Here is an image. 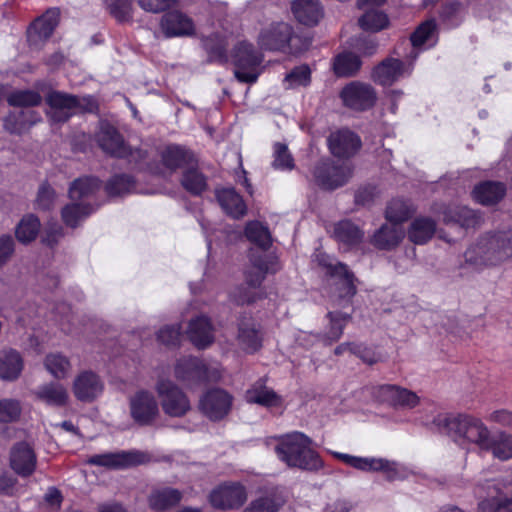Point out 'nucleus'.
Wrapping results in <instances>:
<instances>
[{
  "label": "nucleus",
  "mask_w": 512,
  "mask_h": 512,
  "mask_svg": "<svg viewBox=\"0 0 512 512\" xmlns=\"http://www.w3.org/2000/svg\"><path fill=\"white\" fill-rule=\"evenodd\" d=\"M432 427L440 433L447 434L461 445L475 444L483 451L489 447L492 436L481 419L467 414L457 416L439 414L433 419Z\"/></svg>",
  "instance_id": "f257e3e1"
},
{
  "label": "nucleus",
  "mask_w": 512,
  "mask_h": 512,
  "mask_svg": "<svg viewBox=\"0 0 512 512\" xmlns=\"http://www.w3.org/2000/svg\"><path fill=\"white\" fill-rule=\"evenodd\" d=\"M466 263L475 268L500 265L512 258V230L487 232L464 253Z\"/></svg>",
  "instance_id": "f03ea898"
},
{
  "label": "nucleus",
  "mask_w": 512,
  "mask_h": 512,
  "mask_svg": "<svg viewBox=\"0 0 512 512\" xmlns=\"http://www.w3.org/2000/svg\"><path fill=\"white\" fill-rule=\"evenodd\" d=\"M311 443L308 436L295 431L280 437L275 453L288 467L316 471L322 468L323 462L319 454L311 448Z\"/></svg>",
  "instance_id": "7ed1b4c3"
},
{
  "label": "nucleus",
  "mask_w": 512,
  "mask_h": 512,
  "mask_svg": "<svg viewBox=\"0 0 512 512\" xmlns=\"http://www.w3.org/2000/svg\"><path fill=\"white\" fill-rule=\"evenodd\" d=\"M47 116L54 123H63L77 111L94 113L98 110L96 100L90 96H76L61 91H51L46 97Z\"/></svg>",
  "instance_id": "20e7f679"
},
{
  "label": "nucleus",
  "mask_w": 512,
  "mask_h": 512,
  "mask_svg": "<svg viewBox=\"0 0 512 512\" xmlns=\"http://www.w3.org/2000/svg\"><path fill=\"white\" fill-rule=\"evenodd\" d=\"M251 266L245 271L246 287H239L234 292V298L238 304H250L260 298L256 291L251 289L259 288L268 273H275L279 267L275 257L261 253L251 254Z\"/></svg>",
  "instance_id": "39448f33"
},
{
  "label": "nucleus",
  "mask_w": 512,
  "mask_h": 512,
  "mask_svg": "<svg viewBox=\"0 0 512 512\" xmlns=\"http://www.w3.org/2000/svg\"><path fill=\"white\" fill-rule=\"evenodd\" d=\"M262 60V55L255 50L253 44L247 41L237 43L232 51L234 75L237 80L242 83H255L259 77L258 68Z\"/></svg>",
  "instance_id": "423d86ee"
},
{
  "label": "nucleus",
  "mask_w": 512,
  "mask_h": 512,
  "mask_svg": "<svg viewBox=\"0 0 512 512\" xmlns=\"http://www.w3.org/2000/svg\"><path fill=\"white\" fill-rule=\"evenodd\" d=\"M155 390L160 398L163 412L170 417H183L191 410L187 395L172 381L161 379Z\"/></svg>",
  "instance_id": "0eeeda50"
},
{
  "label": "nucleus",
  "mask_w": 512,
  "mask_h": 512,
  "mask_svg": "<svg viewBox=\"0 0 512 512\" xmlns=\"http://www.w3.org/2000/svg\"><path fill=\"white\" fill-rule=\"evenodd\" d=\"M313 174L320 187L334 190L348 182L352 176V167L347 162L336 164L331 160H324L315 166Z\"/></svg>",
  "instance_id": "6e6552de"
},
{
  "label": "nucleus",
  "mask_w": 512,
  "mask_h": 512,
  "mask_svg": "<svg viewBox=\"0 0 512 512\" xmlns=\"http://www.w3.org/2000/svg\"><path fill=\"white\" fill-rule=\"evenodd\" d=\"M335 456L355 469L364 472H383L389 481L398 479L400 476L397 463L385 458L358 457L344 453H335Z\"/></svg>",
  "instance_id": "1a4fd4ad"
},
{
  "label": "nucleus",
  "mask_w": 512,
  "mask_h": 512,
  "mask_svg": "<svg viewBox=\"0 0 512 512\" xmlns=\"http://www.w3.org/2000/svg\"><path fill=\"white\" fill-rule=\"evenodd\" d=\"M130 415L141 426L152 424L159 415L158 402L152 392L139 390L129 399Z\"/></svg>",
  "instance_id": "9d476101"
},
{
  "label": "nucleus",
  "mask_w": 512,
  "mask_h": 512,
  "mask_svg": "<svg viewBox=\"0 0 512 512\" xmlns=\"http://www.w3.org/2000/svg\"><path fill=\"white\" fill-rule=\"evenodd\" d=\"M233 397L223 389L208 390L199 401L200 411L211 421L225 418L232 408Z\"/></svg>",
  "instance_id": "9b49d317"
},
{
  "label": "nucleus",
  "mask_w": 512,
  "mask_h": 512,
  "mask_svg": "<svg viewBox=\"0 0 512 512\" xmlns=\"http://www.w3.org/2000/svg\"><path fill=\"white\" fill-rule=\"evenodd\" d=\"M340 96L345 106L357 111L370 109L374 106L377 98L371 85L358 81L346 85Z\"/></svg>",
  "instance_id": "f8f14e48"
},
{
  "label": "nucleus",
  "mask_w": 512,
  "mask_h": 512,
  "mask_svg": "<svg viewBox=\"0 0 512 512\" xmlns=\"http://www.w3.org/2000/svg\"><path fill=\"white\" fill-rule=\"evenodd\" d=\"M374 396L383 403L395 408L412 409L419 404L417 394L397 385L385 384L374 389Z\"/></svg>",
  "instance_id": "ddd939ff"
},
{
  "label": "nucleus",
  "mask_w": 512,
  "mask_h": 512,
  "mask_svg": "<svg viewBox=\"0 0 512 512\" xmlns=\"http://www.w3.org/2000/svg\"><path fill=\"white\" fill-rule=\"evenodd\" d=\"M213 507L222 510L237 509L247 499L245 488L239 483H229L214 489L210 496Z\"/></svg>",
  "instance_id": "4468645a"
},
{
  "label": "nucleus",
  "mask_w": 512,
  "mask_h": 512,
  "mask_svg": "<svg viewBox=\"0 0 512 512\" xmlns=\"http://www.w3.org/2000/svg\"><path fill=\"white\" fill-rule=\"evenodd\" d=\"M293 34L292 27L284 22H277L265 27L258 36V44L262 49L285 51Z\"/></svg>",
  "instance_id": "2eb2a0df"
},
{
  "label": "nucleus",
  "mask_w": 512,
  "mask_h": 512,
  "mask_svg": "<svg viewBox=\"0 0 512 512\" xmlns=\"http://www.w3.org/2000/svg\"><path fill=\"white\" fill-rule=\"evenodd\" d=\"M144 454L137 451H119L114 453L95 454L87 459V464L107 469H124L143 462Z\"/></svg>",
  "instance_id": "dca6fc26"
},
{
  "label": "nucleus",
  "mask_w": 512,
  "mask_h": 512,
  "mask_svg": "<svg viewBox=\"0 0 512 512\" xmlns=\"http://www.w3.org/2000/svg\"><path fill=\"white\" fill-rule=\"evenodd\" d=\"M96 141L99 147L110 156L125 158L128 156V147L126 146L122 135L111 124L101 123L99 131L96 134Z\"/></svg>",
  "instance_id": "f3484780"
},
{
  "label": "nucleus",
  "mask_w": 512,
  "mask_h": 512,
  "mask_svg": "<svg viewBox=\"0 0 512 512\" xmlns=\"http://www.w3.org/2000/svg\"><path fill=\"white\" fill-rule=\"evenodd\" d=\"M37 457L26 442L14 444L10 450V467L21 477H29L36 469Z\"/></svg>",
  "instance_id": "a211bd4d"
},
{
  "label": "nucleus",
  "mask_w": 512,
  "mask_h": 512,
  "mask_svg": "<svg viewBox=\"0 0 512 512\" xmlns=\"http://www.w3.org/2000/svg\"><path fill=\"white\" fill-rule=\"evenodd\" d=\"M331 276L338 278L335 284L337 295L333 300L334 306L344 308L351 305L352 298L357 292L353 273L348 270L346 265L338 263V265L331 270Z\"/></svg>",
  "instance_id": "6ab92c4d"
},
{
  "label": "nucleus",
  "mask_w": 512,
  "mask_h": 512,
  "mask_svg": "<svg viewBox=\"0 0 512 512\" xmlns=\"http://www.w3.org/2000/svg\"><path fill=\"white\" fill-rule=\"evenodd\" d=\"M175 377L187 386L196 385L208 379L207 367L196 357H183L175 365Z\"/></svg>",
  "instance_id": "aec40b11"
},
{
  "label": "nucleus",
  "mask_w": 512,
  "mask_h": 512,
  "mask_svg": "<svg viewBox=\"0 0 512 512\" xmlns=\"http://www.w3.org/2000/svg\"><path fill=\"white\" fill-rule=\"evenodd\" d=\"M104 390L101 378L92 371H83L73 382L74 396L81 402H92L98 398Z\"/></svg>",
  "instance_id": "412c9836"
},
{
  "label": "nucleus",
  "mask_w": 512,
  "mask_h": 512,
  "mask_svg": "<svg viewBox=\"0 0 512 512\" xmlns=\"http://www.w3.org/2000/svg\"><path fill=\"white\" fill-rule=\"evenodd\" d=\"M237 342L246 353H255L262 347L263 336L258 324L251 316H242L238 320Z\"/></svg>",
  "instance_id": "4be33fe9"
},
{
  "label": "nucleus",
  "mask_w": 512,
  "mask_h": 512,
  "mask_svg": "<svg viewBox=\"0 0 512 512\" xmlns=\"http://www.w3.org/2000/svg\"><path fill=\"white\" fill-rule=\"evenodd\" d=\"M328 146L331 153L338 158H349L361 147V140L352 131L342 129L333 132L328 137Z\"/></svg>",
  "instance_id": "5701e85b"
},
{
  "label": "nucleus",
  "mask_w": 512,
  "mask_h": 512,
  "mask_svg": "<svg viewBox=\"0 0 512 512\" xmlns=\"http://www.w3.org/2000/svg\"><path fill=\"white\" fill-rule=\"evenodd\" d=\"M183 498V492L170 486H157L152 488L148 496L150 509L162 512L177 506Z\"/></svg>",
  "instance_id": "b1692460"
},
{
  "label": "nucleus",
  "mask_w": 512,
  "mask_h": 512,
  "mask_svg": "<svg viewBox=\"0 0 512 512\" xmlns=\"http://www.w3.org/2000/svg\"><path fill=\"white\" fill-rule=\"evenodd\" d=\"M160 25L167 37L188 36L194 32L193 21L179 11L166 13L162 17Z\"/></svg>",
  "instance_id": "393cba45"
},
{
  "label": "nucleus",
  "mask_w": 512,
  "mask_h": 512,
  "mask_svg": "<svg viewBox=\"0 0 512 512\" xmlns=\"http://www.w3.org/2000/svg\"><path fill=\"white\" fill-rule=\"evenodd\" d=\"M187 336L198 349H205L214 342V328L210 319L198 316L189 323Z\"/></svg>",
  "instance_id": "a878e982"
},
{
  "label": "nucleus",
  "mask_w": 512,
  "mask_h": 512,
  "mask_svg": "<svg viewBox=\"0 0 512 512\" xmlns=\"http://www.w3.org/2000/svg\"><path fill=\"white\" fill-rule=\"evenodd\" d=\"M326 317L329 319L328 326L323 333L317 335V339L325 346H330L342 337L352 315L341 311H329Z\"/></svg>",
  "instance_id": "bb28decb"
},
{
  "label": "nucleus",
  "mask_w": 512,
  "mask_h": 512,
  "mask_svg": "<svg viewBox=\"0 0 512 512\" xmlns=\"http://www.w3.org/2000/svg\"><path fill=\"white\" fill-rule=\"evenodd\" d=\"M291 9L297 21L306 26L318 24L324 15L318 0H294Z\"/></svg>",
  "instance_id": "cd10ccee"
},
{
  "label": "nucleus",
  "mask_w": 512,
  "mask_h": 512,
  "mask_svg": "<svg viewBox=\"0 0 512 512\" xmlns=\"http://www.w3.org/2000/svg\"><path fill=\"white\" fill-rule=\"evenodd\" d=\"M442 215L446 224H457L464 228H475L481 223V216L466 206H447Z\"/></svg>",
  "instance_id": "c85d7f7f"
},
{
  "label": "nucleus",
  "mask_w": 512,
  "mask_h": 512,
  "mask_svg": "<svg viewBox=\"0 0 512 512\" xmlns=\"http://www.w3.org/2000/svg\"><path fill=\"white\" fill-rule=\"evenodd\" d=\"M405 72L404 63L395 58L383 60L373 71L375 82L383 86H390L397 81Z\"/></svg>",
  "instance_id": "c756f323"
},
{
  "label": "nucleus",
  "mask_w": 512,
  "mask_h": 512,
  "mask_svg": "<svg viewBox=\"0 0 512 512\" xmlns=\"http://www.w3.org/2000/svg\"><path fill=\"white\" fill-rule=\"evenodd\" d=\"M216 198L229 216L239 219L246 214L247 207L240 194L234 188H223L216 191Z\"/></svg>",
  "instance_id": "7c9ffc66"
},
{
  "label": "nucleus",
  "mask_w": 512,
  "mask_h": 512,
  "mask_svg": "<svg viewBox=\"0 0 512 512\" xmlns=\"http://www.w3.org/2000/svg\"><path fill=\"white\" fill-rule=\"evenodd\" d=\"M36 398L49 406H65L69 399L67 389L60 383L50 382L43 384L35 391Z\"/></svg>",
  "instance_id": "2f4dec72"
},
{
  "label": "nucleus",
  "mask_w": 512,
  "mask_h": 512,
  "mask_svg": "<svg viewBox=\"0 0 512 512\" xmlns=\"http://www.w3.org/2000/svg\"><path fill=\"white\" fill-rule=\"evenodd\" d=\"M60 11L57 8H52L46 11L41 17L37 18L29 27V38L33 34L37 35L39 39L46 40L54 32L59 23Z\"/></svg>",
  "instance_id": "473e14b6"
},
{
  "label": "nucleus",
  "mask_w": 512,
  "mask_h": 512,
  "mask_svg": "<svg viewBox=\"0 0 512 512\" xmlns=\"http://www.w3.org/2000/svg\"><path fill=\"white\" fill-rule=\"evenodd\" d=\"M23 369V360L19 352L13 349L0 351V378L16 380Z\"/></svg>",
  "instance_id": "72a5a7b5"
},
{
  "label": "nucleus",
  "mask_w": 512,
  "mask_h": 512,
  "mask_svg": "<svg viewBox=\"0 0 512 512\" xmlns=\"http://www.w3.org/2000/svg\"><path fill=\"white\" fill-rule=\"evenodd\" d=\"M506 193V187L501 182L486 181L477 185L473 190L474 199L482 205L498 203Z\"/></svg>",
  "instance_id": "f704fd0d"
},
{
  "label": "nucleus",
  "mask_w": 512,
  "mask_h": 512,
  "mask_svg": "<svg viewBox=\"0 0 512 512\" xmlns=\"http://www.w3.org/2000/svg\"><path fill=\"white\" fill-rule=\"evenodd\" d=\"M404 238V230L395 224H384L374 234L372 243L379 249L390 250L398 246Z\"/></svg>",
  "instance_id": "c9c22d12"
},
{
  "label": "nucleus",
  "mask_w": 512,
  "mask_h": 512,
  "mask_svg": "<svg viewBox=\"0 0 512 512\" xmlns=\"http://www.w3.org/2000/svg\"><path fill=\"white\" fill-rule=\"evenodd\" d=\"M436 231V222L428 217L416 218L410 225L408 237L411 242L422 245L428 242Z\"/></svg>",
  "instance_id": "e433bc0d"
},
{
  "label": "nucleus",
  "mask_w": 512,
  "mask_h": 512,
  "mask_svg": "<svg viewBox=\"0 0 512 512\" xmlns=\"http://www.w3.org/2000/svg\"><path fill=\"white\" fill-rule=\"evenodd\" d=\"M41 228L40 220L34 214L22 217L15 228V236L22 244H29L36 239Z\"/></svg>",
  "instance_id": "4c0bfd02"
},
{
  "label": "nucleus",
  "mask_w": 512,
  "mask_h": 512,
  "mask_svg": "<svg viewBox=\"0 0 512 512\" xmlns=\"http://www.w3.org/2000/svg\"><path fill=\"white\" fill-rule=\"evenodd\" d=\"M202 45L208 55L209 62L225 64L228 62L226 41L218 35L203 38Z\"/></svg>",
  "instance_id": "58836bf2"
},
{
  "label": "nucleus",
  "mask_w": 512,
  "mask_h": 512,
  "mask_svg": "<svg viewBox=\"0 0 512 512\" xmlns=\"http://www.w3.org/2000/svg\"><path fill=\"white\" fill-rule=\"evenodd\" d=\"M100 189V180L95 177H82L74 180L69 188V198L80 201L90 197Z\"/></svg>",
  "instance_id": "ea45409f"
},
{
  "label": "nucleus",
  "mask_w": 512,
  "mask_h": 512,
  "mask_svg": "<svg viewBox=\"0 0 512 512\" xmlns=\"http://www.w3.org/2000/svg\"><path fill=\"white\" fill-rule=\"evenodd\" d=\"M246 399L249 403L259 404L265 407H276L281 405V397L272 389L262 384H256L246 392Z\"/></svg>",
  "instance_id": "a19ab883"
},
{
  "label": "nucleus",
  "mask_w": 512,
  "mask_h": 512,
  "mask_svg": "<svg viewBox=\"0 0 512 512\" xmlns=\"http://www.w3.org/2000/svg\"><path fill=\"white\" fill-rule=\"evenodd\" d=\"M360 58L352 52H343L334 58L333 69L339 77L355 75L361 67Z\"/></svg>",
  "instance_id": "79ce46f5"
},
{
  "label": "nucleus",
  "mask_w": 512,
  "mask_h": 512,
  "mask_svg": "<svg viewBox=\"0 0 512 512\" xmlns=\"http://www.w3.org/2000/svg\"><path fill=\"white\" fill-rule=\"evenodd\" d=\"M484 451H491L495 458L502 461L512 458V435L505 432L492 435L489 440V447Z\"/></svg>",
  "instance_id": "37998d69"
},
{
  "label": "nucleus",
  "mask_w": 512,
  "mask_h": 512,
  "mask_svg": "<svg viewBox=\"0 0 512 512\" xmlns=\"http://www.w3.org/2000/svg\"><path fill=\"white\" fill-rule=\"evenodd\" d=\"M94 208L91 205L84 203H71L63 207L61 211V216L63 222L71 227L75 228L78 226L79 222L88 217Z\"/></svg>",
  "instance_id": "c03bdc74"
},
{
  "label": "nucleus",
  "mask_w": 512,
  "mask_h": 512,
  "mask_svg": "<svg viewBox=\"0 0 512 512\" xmlns=\"http://www.w3.org/2000/svg\"><path fill=\"white\" fill-rule=\"evenodd\" d=\"M334 235L336 239L347 245L358 244L363 238V232L351 221H340L335 225Z\"/></svg>",
  "instance_id": "a18cd8bd"
},
{
  "label": "nucleus",
  "mask_w": 512,
  "mask_h": 512,
  "mask_svg": "<svg viewBox=\"0 0 512 512\" xmlns=\"http://www.w3.org/2000/svg\"><path fill=\"white\" fill-rule=\"evenodd\" d=\"M414 209L412 206L402 199H393L386 209V218L390 224L398 225L401 222L408 220Z\"/></svg>",
  "instance_id": "49530a36"
},
{
  "label": "nucleus",
  "mask_w": 512,
  "mask_h": 512,
  "mask_svg": "<svg viewBox=\"0 0 512 512\" xmlns=\"http://www.w3.org/2000/svg\"><path fill=\"white\" fill-rule=\"evenodd\" d=\"M181 184L186 191L196 196L207 189V179L205 175L194 168L184 171Z\"/></svg>",
  "instance_id": "de8ad7c7"
},
{
  "label": "nucleus",
  "mask_w": 512,
  "mask_h": 512,
  "mask_svg": "<svg viewBox=\"0 0 512 512\" xmlns=\"http://www.w3.org/2000/svg\"><path fill=\"white\" fill-rule=\"evenodd\" d=\"M134 187L133 177L127 174H117L107 181L105 190L109 196H122L133 192Z\"/></svg>",
  "instance_id": "09e8293b"
},
{
  "label": "nucleus",
  "mask_w": 512,
  "mask_h": 512,
  "mask_svg": "<svg viewBox=\"0 0 512 512\" xmlns=\"http://www.w3.org/2000/svg\"><path fill=\"white\" fill-rule=\"evenodd\" d=\"M46 369L56 379L65 378L71 370L69 359L61 353H50L45 357Z\"/></svg>",
  "instance_id": "8fccbe9b"
},
{
  "label": "nucleus",
  "mask_w": 512,
  "mask_h": 512,
  "mask_svg": "<svg viewBox=\"0 0 512 512\" xmlns=\"http://www.w3.org/2000/svg\"><path fill=\"white\" fill-rule=\"evenodd\" d=\"M359 26L365 31L378 32L388 27V16L378 10L365 12L358 20Z\"/></svg>",
  "instance_id": "3c124183"
},
{
  "label": "nucleus",
  "mask_w": 512,
  "mask_h": 512,
  "mask_svg": "<svg viewBox=\"0 0 512 512\" xmlns=\"http://www.w3.org/2000/svg\"><path fill=\"white\" fill-rule=\"evenodd\" d=\"M245 234L249 241L266 250L271 245V235L266 226L259 221H251L245 228Z\"/></svg>",
  "instance_id": "603ef678"
},
{
  "label": "nucleus",
  "mask_w": 512,
  "mask_h": 512,
  "mask_svg": "<svg viewBox=\"0 0 512 512\" xmlns=\"http://www.w3.org/2000/svg\"><path fill=\"white\" fill-rule=\"evenodd\" d=\"M478 512H512V496L500 493L478 504Z\"/></svg>",
  "instance_id": "864d4df0"
},
{
  "label": "nucleus",
  "mask_w": 512,
  "mask_h": 512,
  "mask_svg": "<svg viewBox=\"0 0 512 512\" xmlns=\"http://www.w3.org/2000/svg\"><path fill=\"white\" fill-rule=\"evenodd\" d=\"M190 158V153L179 146H168L162 152V162L170 170L182 167Z\"/></svg>",
  "instance_id": "5fc2aeb1"
},
{
  "label": "nucleus",
  "mask_w": 512,
  "mask_h": 512,
  "mask_svg": "<svg viewBox=\"0 0 512 512\" xmlns=\"http://www.w3.org/2000/svg\"><path fill=\"white\" fill-rule=\"evenodd\" d=\"M109 13L118 22H129L133 17V0H105Z\"/></svg>",
  "instance_id": "6e6d98bb"
},
{
  "label": "nucleus",
  "mask_w": 512,
  "mask_h": 512,
  "mask_svg": "<svg viewBox=\"0 0 512 512\" xmlns=\"http://www.w3.org/2000/svg\"><path fill=\"white\" fill-rule=\"evenodd\" d=\"M7 101L9 105L15 107H34L41 103L42 97L34 90H18L12 92Z\"/></svg>",
  "instance_id": "4d7b16f0"
},
{
  "label": "nucleus",
  "mask_w": 512,
  "mask_h": 512,
  "mask_svg": "<svg viewBox=\"0 0 512 512\" xmlns=\"http://www.w3.org/2000/svg\"><path fill=\"white\" fill-rule=\"evenodd\" d=\"M272 166L279 170H292L295 166L294 159L286 144L277 142L273 146Z\"/></svg>",
  "instance_id": "13d9d810"
},
{
  "label": "nucleus",
  "mask_w": 512,
  "mask_h": 512,
  "mask_svg": "<svg viewBox=\"0 0 512 512\" xmlns=\"http://www.w3.org/2000/svg\"><path fill=\"white\" fill-rule=\"evenodd\" d=\"M22 407L16 399L0 400V423H11L19 419Z\"/></svg>",
  "instance_id": "bf43d9fd"
},
{
  "label": "nucleus",
  "mask_w": 512,
  "mask_h": 512,
  "mask_svg": "<svg viewBox=\"0 0 512 512\" xmlns=\"http://www.w3.org/2000/svg\"><path fill=\"white\" fill-rule=\"evenodd\" d=\"M285 82L288 88L308 86L311 82V70L308 65H300L293 68L286 76Z\"/></svg>",
  "instance_id": "052dcab7"
},
{
  "label": "nucleus",
  "mask_w": 512,
  "mask_h": 512,
  "mask_svg": "<svg viewBox=\"0 0 512 512\" xmlns=\"http://www.w3.org/2000/svg\"><path fill=\"white\" fill-rule=\"evenodd\" d=\"M436 22L435 20H427L422 23L411 35V43L414 47H420L430 41L435 34Z\"/></svg>",
  "instance_id": "680f3d73"
},
{
  "label": "nucleus",
  "mask_w": 512,
  "mask_h": 512,
  "mask_svg": "<svg viewBox=\"0 0 512 512\" xmlns=\"http://www.w3.org/2000/svg\"><path fill=\"white\" fill-rule=\"evenodd\" d=\"M181 326L179 324L167 325L159 330L157 333V339L160 343L166 346L177 345L180 335Z\"/></svg>",
  "instance_id": "e2e57ef3"
},
{
  "label": "nucleus",
  "mask_w": 512,
  "mask_h": 512,
  "mask_svg": "<svg viewBox=\"0 0 512 512\" xmlns=\"http://www.w3.org/2000/svg\"><path fill=\"white\" fill-rule=\"evenodd\" d=\"M55 191L47 183H43L38 190L36 205L38 209L49 210L55 201Z\"/></svg>",
  "instance_id": "0e129e2a"
},
{
  "label": "nucleus",
  "mask_w": 512,
  "mask_h": 512,
  "mask_svg": "<svg viewBox=\"0 0 512 512\" xmlns=\"http://www.w3.org/2000/svg\"><path fill=\"white\" fill-rule=\"evenodd\" d=\"M178 0H138V5L145 12L161 13L173 7Z\"/></svg>",
  "instance_id": "69168bd1"
},
{
  "label": "nucleus",
  "mask_w": 512,
  "mask_h": 512,
  "mask_svg": "<svg viewBox=\"0 0 512 512\" xmlns=\"http://www.w3.org/2000/svg\"><path fill=\"white\" fill-rule=\"evenodd\" d=\"M4 129L11 134L17 135H21L26 130H28L26 127V122L24 121V119H22V117H20V113H11L7 117H5Z\"/></svg>",
  "instance_id": "338daca9"
},
{
  "label": "nucleus",
  "mask_w": 512,
  "mask_h": 512,
  "mask_svg": "<svg viewBox=\"0 0 512 512\" xmlns=\"http://www.w3.org/2000/svg\"><path fill=\"white\" fill-rule=\"evenodd\" d=\"M278 505L271 497H262L253 501L244 512H276Z\"/></svg>",
  "instance_id": "774afa93"
}]
</instances>
